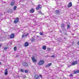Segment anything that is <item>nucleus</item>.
Segmentation results:
<instances>
[{
	"mask_svg": "<svg viewBox=\"0 0 79 79\" xmlns=\"http://www.w3.org/2000/svg\"><path fill=\"white\" fill-rule=\"evenodd\" d=\"M16 8H17V6H15L14 7V8H13V10H16Z\"/></svg>",
	"mask_w": 79,
	"mask_h": 79,
	"instance_id": "obj_19",
	"label": "nucleus"
},
{
	"mask_svg": "<svg viewBox=\"0 0 79 79\" xmlns=\"http://www.w3.org/2000/svg\"><path fill=\"white\" fill-rule=\"evenodd\" d=\"M66 39V38H64V39Z\"/></svg>",
	"mask_w": 79,
	"mask_h": 79,
	"instance_id": "obj_40",
	"label": "nucleus"
},
{
	"mask_svg": "<svg viewBox=\"0 0 79 79\" xmlns=\"http://www.w3.org/2000/svg\"><path fill=\"white\" fill-rule=\"evenodd\" d=\"M77 64V61H73L72 63V66H74L76 64Z\"/></svg>",
	"mask_w": 79,
	"mask_h": 79,
	"instance_id": "obj_3",
	"label": "nucleus"
},
{
	"mask_svg": "<svg viewBox=\"0 0 79 79\" xmlns=\"http://www.w3.org/2000/svg\"><path fill=\"white\" fill-rule=\"evenodd\" d=\"M23 64L24 66H27L28 64L26 62H24Z\"/></svg>",
	"mask_w": 79,
	"mask_h": 79,
	"instance_id": "obj_10",
	"label": "nucleus"
},
{
	"mask_svg": "<svg viewBox=\"0 0 79 79\" xmlns=\"http://www.w3.org/2000/svg\"><path fill=\"white\" fill-rule=\"evenodd\" d=\"M5 75H7L8 74V69H6L5 70Z\"/></svg>",
	"mask_w": 79,
	"mask_h": 79,
	"instance_id": "obj_13",
	"label": "nucleus"
},
{
	"mask_svg": "<svg viewBox=\"0 0 79 79\" xmlns=\"http://www.w3.org/2000/svg\"><path fill=\"white\" fill-rule=\"evenodd\" d=\"M25 73H28V71L27 70H25Z\"/></svg>",
	"mask_w": 79,
	"mask_h": 79,
	"instance_id": "obj_30",
	"label": "nucleus"
},
{
	"mask_svg": "<svg viewBox=\"0 0 79 79\" xmlns=\"http://www.w3.org/2000/svg\"><path fill=\"white\" fill-rule=\"evenodd\" d=\"M35 39H33L32 40H31V42H34L35 41Z\"/></svg>",
	"mask_w": 79,
	"mask_h": 79,
	"instance_id": "obj_26",
	"label": "nucleus"
},
{
	"mask_svg": "<svg viewBox=\"0 0 79 79\" xmlns=\"http://www.w3.org/2000/svg\"><path fill=\"white\" fill-rule=\"evenodd\" d=\"M0 64H1V62H0Z\"/></svg>",
	"mask_w": 79,
	"mask_h": 79,
	"instance_id": "obj_36",
	"label": "nucleus"
},
{
	"mask_svg": "<svg viewBox=\"0 0 79 79\" xmlns=\"http://www.w3.org/2000/svg\"><path fill=\"white\" fill-rule=\"evenodd\" d=\"M50 70H51V71H52V69H50Z\"/></svg>",
	"mask_w": 79,
	"mask_h": 79,
	"instance_id": "obj_38",
	"label": "nucleus"
},
{
	"mask_svg": "<svg viewBox=\"0 0 79 79\" xmlns=\"http://www.w3.org/2000/svg\"><path fill=\"white\" fill-rule=\"evenodd\" d=\"M7 48L6 47H5L4 48V50H6Z\"/></svg>",
	"mask_w": 79,
	"mask_h": 79,
	"instance_id": "obj_28",
	"label": "nucleus"
},
{
	"mask_svg": "<svg viewBox=\"0 0 79 79\" xmlns=\"http://www.w3.org/2000/svg\"><path fill=\"white\" fill-rule=\"evenodd\" d=\"M0 16H3V13H1V14H0Z\"/></svg>",
	"mask_w": 79,
	"mask_h": 79,
	"instance_id": "obj_32",
	"label": "nucleus"
},
{
	"mask_svg": "<svg viewBox=\"0 0 79 79\" xmlns=\"http://www.w3.org/2000/svg\"><path fill=\"white\" fill-rule=\"evenodd\" d=\"M41 5L40 4H39L38 6L36 8V10H38L40 8Z\"/></svg>",
	"mask_w": 79,
	"mask_h": 79,
	"instance_id": "obj_14",
	"label": "nucleus"
},
{
	"mask_svg": "<svg viewBox=\"0 0 79 79\" xmlns=\"http://www.w3.org/2000/svg\"><path fill=\"white\" fill-rule=\"evenodd\" d=\"M30 12L31 13H33L34 12V9L33 8L31 9L30 10Z\"/></svg>",
	"mask_w": 79,
	"mask_h": 79,
	"instance_id": "obj_11",
	"label": "nucleus"
},
{
	"mask_svg": "<svg viewBox=\"0 0 79 79\" xmlns=\"http://www.w3.org/2000/svg\"><path fill=\"white\" fill-rule=\"evenodd\" d=\"M50 57H52V58H55V56L54 55H52L51 56H50Z\"/></svg>",
	"mask_w": 79,
	"mask_h": 79,
	"instance_id": "obj_29",
	"label": "nucleus"
},
{
	"mask_svg": "<svg viewBox=\"0 0 79 79\" xmlns=\"http://www.w3.org/2000/svg\"><path fill=\"white\" fill-rule=\"evenodd\" d=\"M31 59L32 60V61L33 63H35L37 62V60H36L34 57H32Z\"/></svg>",
	"mask_w": 79,
	"mask_h": 79,
	"instance_id": "obj_6",
	"label": "nucleus"
},
{
	"mask_svg": "<svg viewBox=\"0 0 79 79\" xmlns=\"http://www.w3.org/2000/svg\"><path fill=\"white\" fill-rule=\"evenodd\" d=\"M20 71H21V72H22V73H24V71L23 69H21L20 70Z\"/></svg>",
	"mask_w": 79,
	"mask_h": 79,
	"instance_id": "obj_24",
	"label": "nucleus"
},
{
	"mask_svg": "<svg viewBox=\"0 0 79 79\" xmlns=\"http://www.w3.org/2000/svg\"><path fill=\"white\" fill-rule=\"evenodd\" d=\"M0 47H1V45H0Z\"/></svg>",
	"mask_w": 79,
	"mask_h": 79,
	"instance_id": "obj_39",
	"label": "nucleus"
},
{
	"mask_svg": "<svg viewBox=\"0 0 79 79\" xmlns=\"http://www.w3.org/2000/svg\"><path fill=\"white\" fill-rule=\"evenodd\" d=\"M55 13L56 15H59L60 13V11L58 10H56L55 11Z\"/></svg>",
	"mask_w": 79,
	"mask_h": 79,
	"instance_id": "obj_7",
	"label": "nucleus"
},
{
	"mask_svg": "<svg viewBox=\"0 0 79 79\" xmlns=\"http://www.w3.org/2000/svg\"><path fill=\"white\" fill-rule=\"evenodd\" d=\"M15 37V34L13 33H12L11 35L10 36V39H13V38H14Z\"/></svg>",
	"mask_w": 79,
	"mask_h": 79,
	"instance_id": "obj_8",
	"label": "nucleus"
},
{
	"mask_svg": "<svg viewBox=\"0 0 79 79\" xmlns=\"http://www.w3.org/2000/svg\"><path fill=\"white\" fill-rule=\"evenodd\" d=\"M15 3V1H12V2L10 3V5L11 6H14Z\"/></svg>",
	"mask_w": 79,
	"mask_h": 79,
	"instance_id": "obj_5",
	"label": "nucleus"
},
{
	"mask_svg": "<svg viewBox=\"0 0 79 79\" xmlns=\"http://www.w3.org/2000/svg\"><path fill=\"white\" fill-rule=\"evenodd\" d=\"M64 26H65V24L64 23H63L62 24H61V27L62 28H64Z\"/></svg>",
	"mask_w": 79,
	"mask_h": 79,
	"instance_id": "obj_12",
	"label": "nucleus"
},
{
	"mask_svg": "<svg viewBox=\"0 0 79 79\" xmlns=\"http://www.w3.org/2000/svg\"><path fill=\"white\" fill-rule=\"evenodd\" d=\"M67 29H69V28H70V25L69 24H68L67 25Z\"/></svg>",
	"mask_w": 79,
	"mask_h": 79,
	"instance_id": "obj_21",
	"label": "nucleus"
},
{
	"mask_svg": "<svg viewBox=\"0 0 79 79\" xmlns=\"http://www.w3.org/2000/svg\"><path fill=\"white\" fill-rule=\"evenodd\" d=\"M52 63H50V66H51V65H52Z\"/></svg>",
	"mask_w": 79,
	"mask_h": 79,
	"instance_id": "obj_34",
	"label": "nucleus"
},
{
	"mask_svg": "<svg viewBox=\"0 0 79 79\" xmlns=\"http://www.w3.org/2000/svg\"><path fill=\"white\" fill-rule=\"evenodd\" d=\"M66 35H68V34L67 33H66Z\"/></svg>",
	"mask_w": 79,
	"mask_h": 79,
	"instance_id": "obj_37",
	"label": "nucleus"
},
{
	"mask_svg": "<svg viewBox=\"0 0 79 79\" xmlns=\"http://www.w3.org/2000/svg\"><path fill=\"white\" fill-rule=\"evenodd\" d=\"M42 8V7H40V8Z\"/></svg>",
	"mask_w": 79,
	"mask_h": 79,
	"instance_id": "obj_41",
	"label": "nucleus"
},
{
	"mask_svg": "<svg viewBox=\"0 0 79 79\" xmlns=\"http://www.w3.org/2000/svg\"><path fill=\"white\" fill-rule=\"evenodd\" d=\"M29 45V44L27 42H26L25 44V47H27Z\"/></svg>",
	"mask_w": 79,
	"mask_h": 79,
	"instance_id": "obj_18",
	"label": "nucleus"
},
{
	"mask_svg": "<svg viewBox=\"0 0 79 79\" xmlns=\"http://www.w3.org/2000/svg\"><path fill=\"white\" fill-rule=\"evenodd\" d=\"M79 70H77L73 71V74H77V73H79Z\"/></svg>",
	"mask_w": 79,
	"mask_h": 79,
	"instance_id": "obj_9",
	"label": "nucleus"
},
{
	"mask_svg": "<svg viewBox=\"0 0 79 79\" xmlns=\"http://www.w3.org/2000/svg\"><path fill=\"white\" fill-rule=\"evenodd\" d=\"M72 6H73L72 2H70L68 4V8H71V7Z\"/></svg>",
	"mask_w": 79,
	"mask_h": 79,
	"instance_id": "obj_4",
	"label": "nucleus"
},
{
	"mask_svg": "<svg viewBox=\"0 0 79 79\" xmlns=\"http://www.w3.org/2000/svg\"><path fill=\"white\" fill-rule=\"evenodd\" d=\"M8 13H11L13 12V10H12L10 9L8 10Z\"/></svg>",
	"mask_w": 79,
	"mask_h": 79,
	"instance_id": "obj_17",
	"label": "nucleus"
},
{
	"mask_svg": "<svg viewBox=\"0 0 79 79\" xmlns=\"http://www.w3.org/2000/svg\"><path fill=\"white\" fill-rule=\"evenodd\" d=\"M18 21H19V18L17 17L14 20V23L15 24H16V23H18Z\"/></svg>",
	"mask_w": 79,
	"mask_h": 79,
	"instance_id": "obj_2",
	"label": "nucleus"
},
{
	"mask_svg": "<svg viewBox=\"0 0 79 79\" xmlns=\"http://www.w3.org/2000/svg\"><path fill=\"white\" fill-rule=\"evenodd\" d=\"M28 35H29L28 33H27L26 35H22V38H23V37H27V36Z\"/></svg>",
	"mask_w": 79,
	"mask_h": 79,
	"instance_id": "obj_15",
	"label": "nucleus"
},
{
	"mask_svg": "<svg viewBox=\"0 0 79 79\" xmlns=\"http://www.w3.org/2000/svg\"><path fill=\"white\" fill-rule=\"evenodd\" d=\"M39 76H38V75H37V74L35 75V79H37V78H39Z\"/></svg>",
	"mask_w": 79,
	"mask_h": 79,
	"instance_id": "obj_16",
	"label": "nucleus"
},
{
	"mask_svg": "<svg viewBox=\"0 0 79 79\" xmlns=\"http://www.w3.org/2000/svg\"><path fill=\"white\" fill-rule=\"evenodd\" d=\"M39 14H40V15H44V14L42 13L41 12H39Z\"/></svg>",
	"mask_w": 79,
	"mask_h": 79,
	"instance_id": "obj_22",
	"label": "nucleus"
},
{
	"mask_svg": "<svg viewBox=\"0 0 79 79\" xmlns=\"http://www.w3.org/2000/svg\"><path fill=\"white\" fill-rule=\"evenodd\" d=\"M14 77L15 78H17V77H18V76L17 75H16L15 76H14Z\"/></svg>",
	"mask_w": 79,
	"mask_h": 79,
	"instance_id": "obj_31",
	"label": "nucleus"
},
{
	"mask_svg": "<svg viewBox=\"0 0 79 79\" xmlns=\"http://www.w3.org/2000/svg\"><path fill=\"white\" fill-rule=\"evenodd\" d=\"M49 66H50V64H47L46 66V68H47V67H48Z\"/></svg>",
	"mask_w": 79,
	"mask_h": 79,
	"instance_id": "obj_23",
	"label": "nucleus"
},
{
	"mask_svg": "<svg viewBox=\"0 0 79 79\" xmlns=\"http://www.w3.org/2000/svg\"><path fill=\"white\" fill-rule=\"evenodd\" d=\"M69 76L70 77H73V74H70L69 75Z\"/></svg>",
	"mask_w": 79,
	"mask_h": 79,
	"instance_id": "obj_27",
	"label": "nucleus"
},
{
	"mask_svg": "<svg viewBox=\"0 0 79 79\" xmlns=\"http://www.w3.org/2000/svg\"><path fill=\"white\" fill-rule=\"evenodd\" d=\"M17 48V47H16V46L14 47V50L15 51H16V50Z\"/></svg>",
	"mask_w": 79,
	"mask_h": 79,
	"instance_id": "obj_25",
	"label": "nucleus"
},
{
	"mask_svg": "<svg viewBox=\"0 0 79 79\" xmlns=\"http://www.w3.org/2000/svg\"><path fill=\"white\" fill-rule=\"evenodd\" d=\"M40 34L41 35H43V34L42 33H40Z\"/></svg>",
	"mask_w": 79,
	"mask_h": 79,
	"instance_id": "obj_33",
	"label": "nucleus"
},
{
	"mask_svg": "<svg viewBox=\"0 0 79 79\" xmlns=\"http://www.w3.org/2000/svg\"><path fill=\"white\" fill-rule=\"evenodd\" d=\"M44 62H45L44 60H41L38 62V65H40V66H41V65H42L44 64Z\"/></svg>",
	"mask_w": 79,
	"mask_h": 79,
	"instance_id": "obj_1",
	"label": "nucleus"
},
{
	"mask_svg": "<svg viewBox=\"0 0 79 79\" xmlns=\"http://www.w3.org/2000/svg\"><path fill=\"white\" fill-rule=\"evenodd\" d=\"M40 77H42V75H40Z\"/></svg>",
	"mask_w": 79,
	"mask_h": 79,
	"instance_id": "obj_35",
	"label": "nucleus"
},
{
	"mask_svg": "<svg viewBox=\"0 0 79 79\" xmlns=\"http://www.w3.org/2000/svg\"><path fill=\"white\" fill-rule=\"evenodd\" d=\"M43 49L44 50H46V46H44L42 47Z\"/></svg>",
	"mask_w": 79,
	"mask_h": 79,
	"instance_id": "obj_20",
	"label": "nucleus"
}]
</instances>
